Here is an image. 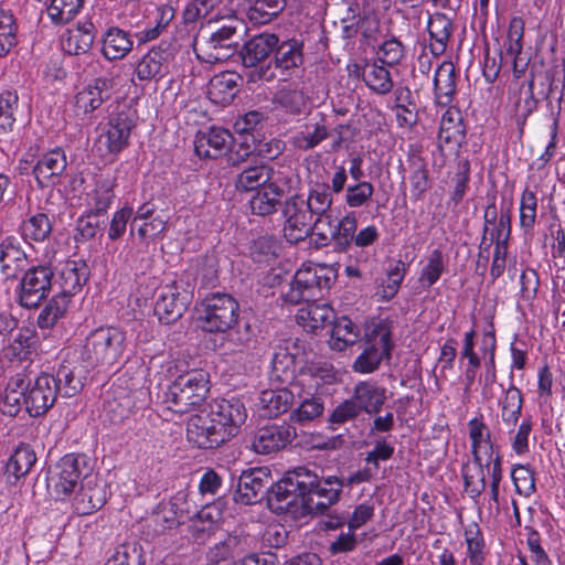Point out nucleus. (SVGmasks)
<instances>
[{
	"label": "nucleus",
	"mask_w": 565,
	"mask_h": 565,
	"mask_svg": "<svg viewBox=\"0 0 565 565\" xmlns=\"http://www.w3.org/2000/svg\"><path fill=\"white\" fill-rule=\"evenodd\" d=\"M278 42L279 39L274 33L264 32L252 36L239 51L243 65L254 71L259 63L274 52Z\"/></svg>",
	"instance_id": "nucleus-24"
},
{
	"label": "nucleus",
	"mask_w": 565,
	"mask_h": 565,
	"mask_svg": "<svg viewBox=\"0 0 565 565\" xmlns=\"http://www.w3.org/2000/svg\"><path fill=\"white\" fill-rule=\"evenodd\" d=\"M92 472V467L85 455L67 454L60 459L49 478L51 487L57 497H66L75 491L78 483Z\"/></svg>",
	"instance_id": "nucleus-7"
},
{
	"label": "nucleus",
	"mask_w": 565,
	"mask_h": 565,
	"mask_svg": "<svg viewBox=\"0 0 565 565\" xmlns=\"http://www.w3.org/2000/svg\"><path fill=\"white\" fill-rule=\"evenodd\" d=\"M30 384L26 375L18 373L10 377L4 391V396L1 404V411L9 416H15L21 408V401L24 402L25 390Z\"/></svg>",
	"instance_id": "nucleus-41"
},
{
	"label": "nucleus",
	"mask_w": 565,
	"mask_h": 565,
	"mask_svg": "<svg viewBox=\"0 0 565 565\" xmlns=\"http://www.w3.org/2000/svg\"><path fill=\"white\" fill-rule=\"evenodd\" d=\"M26 263V254L17 236L8 235L0 241V271L7 278H15Z\"/></svg>",
	"instance_id": "nucleus-26"
},
{
	"label": "nucleus",
	"mask_w": 565,
	"mask_h": 565,
	"mask_svg": "<svg viewBox=\"0 0 565 565\" xmlns=\"http://www.w3.org/2000/svg\"><path fill=\"white\" fill-rule=\"evenodd\" d=\"M83 3L84 0H52L46 11L52 22L64 24L74 19Z\"/></svg>",
	"instance_id": "nucleus-55"
},
{
	"label": "nucleus",
	"mask_w": 565,
	"mask_h": 565,
	"mask_svg": "<svg viewBox=\"0 0 565 565\" xmlns=\"http://www.w3.org/2000/svg\"><path fill=\"white\" fill-rule=\"evenodd\" d=\"M173 55L174 47L172 44L161 41L137 62L135 67L137 78L141 82L161 78L166 74Z\"/></svg>",
	"instance_id": "nucleus-14"
},
{
	"label": "nucleus",
	"mask_w": 565,
	"mask_h": 565,
	"mask_svg": "<svg viewBox=\"0 0 565 565\" xmlns=\"http://www.w3.org/2000/svg\"><path fill=\"white\" fill-rule=\"evenodd\" d=\"M134 42L130 34L119 28H110L103 38L102 53L109 60H121L131 50Z\"/></svg>",
	"instance_id": "nucleus-40"
},
{
	"label": "nucleus",
	"mask_w": 565,
	"mask_h": 565,
	"mask_svg": "<svg viewBox=\"0 0 565 565\" xmlns=\"http://www.w3.org/2000/svg\"><path fill=\"white\" fill-rule=\"evenodd\" d=\"M494 460L488 459H475L465 463L461 469L465 490L469 494L470 498L477 499L479 498L486 490V473H488V467L494 465Z\"/></svg>",
	"instance_id": "nucleus-31"
},
{
	"label": "nucleus",
	"mask_w": 565,
	"mask_h": 565,
	"mask_svg": "<svg viewBox=\"0 0 565 565\" xmlns=\"http://www.w3.org/2000/svg\"><path fill=\"white\" fill-rule=\"evenodd\" d=\"M94 24L84 22L75 29L67 30L62 38V49L71 55H79L89 51L95 39Z\"/></svg>",
	"instance_id": "nucleus-37"
},
{
	"label": "nucleus",
	"mask_w": 565,
	"mask_h": 565,
	"mask_svg": "<svg viewBox=\"0 0 565 565\" xmlns=\"http://www.w3.org/2000/svg\"><path fill=\"white\" fill-rule=\"evenodd\" d=\"M247 417L237 398L213 401L186 423L189 443L202 449H214L236 436Z\"/></svg>",
	"instance_id": "nucleus-2"
},
{
	"label": "nucleus",
	"mask_w": 565,
	"mask_h": 565,
	"mask_svg": "<svg viewBox=\"0 0 565 565\" xmlns=\"http://www.w3.org/2000/svg\"><path fill=\"white\" fill-rule=\"evenodd\" d=\"M237 75L221 73L213 76L209 83L207 94L215 104H228L237 93Z\"/></svg>",
	"instance_id": "nucleus-45"
},
{
	"label": "nucleus",
	"mask_w": 565,
	"mask_h": 565,
	"mask_svg": "<svg viewBox=\"0 0 565 565\" xmlns=\"http://www.w3.org/2000/svg\"><path fill=\"white\" fill-rule=\"evenodd\" d=\"M113 198L114 193L108 184L98 185L87 196L89 213L94 216L105 213L111 204Z\"/></svg>",
	"instance_id": "nucleus-62"
},
{
	"label": "nucleus",
	"mask_w": 565,
	"mask_h": 565,
	"mask_svg": "<svg viewBox=\"0 0 565 565\" xmlns=\"http://www.w3.org/2000/svg\"><path fill=\"white\" fill-rule=\"evenodd\" d=\"M296 436V428L290 424H273L255 433L250 447L257 454L268 455L284 449Z\"/></svg>",
	"instance_id": "nucleus-16"
},
{
	"label": "nucleus",
	"mask_w": 565,
	"mask_h": 565,
	"mask_svg": "<svg viewBox=\"0 0 565 565\" xmlns=\"http://www.w3.org/2000/svg\"><path fill=\"white\" fill-rule=\"evenodd\" d=\"M76 371V367L71 363L60 365L56 375H54L57 385V394L60 393L63 397H72L83 388V379Z\"/></svg>",
	"instance_id": "nucleus-52"
},
{
	"label": "nucleus",
	"mask_w": 565,
	"mask_h": 565,
	"mask_svg": "<svg viewBox=\"0 0 565 565\" xmlns=\"http://www.w3.org/2000/svg\"><path fill=\"white\" fill-rule=\"evenodd\" d=\"M269 477L263 469L243 471L237 483V500L244 504H253L267 493Z\"/></svg>",
	"instance_id": "nucleus-25"
},
{
	"label": "nucleus",
	"mask_w": 565,
	"mask_h": 565,
	"mask_svg": "<svg viewBox=\"0 0 565 565\" xmlns=\"http://www.w3.org/2000/svg\"><path fill=\"white\" fill-rule=\"evenodd\" d=\"M411 166L413 169L409 175L411 199L419 201L429 188V171L422 159L414 160Z\"/></svg>",
	"instance_id": "nucleus-57"
},
{
	"label": "nucleus",
	"mask_w": 565,
	"mask_h": 565,
	"mask_svg": "<svg viewBox=\"0 0 565 565\" xmlns=\"http://www.w3.org/2000/svg\"><path fill=\"white\" fill-rule=\"evenodd\" d=\"M274 56V65L271 62L262 64L258 68L250 71L249 81L270 82L276 77V71L281 75H288L291 71L299 68L303 63L302 44L296 40H290L277 44Z\"/></svg>",
	"instance_id": "nucleus-10"
},
{
	"label": "nucleus",
	"mask_w": 565,
	"mask_h": 565,
	"mask_svg": "<svg viewBox=\"0 0 565 565\" xmlns=\"http://www.w3.org/2000/svg\"><path fill=\"white\" fill-rule=\"evenodd\" d=\"M67 167L64 151L60 148L44 153L33 166V174L40 188H46L58 183L61 175Z\"/></svg>",
	"instance_id": "nucleus-20"
},
{
	"label": "nucleus",
	"mask_w": 565,
	"mask_h": 565,
	"mask_svg": "<svg viewBox=\"0 0 565 565\" xmlns=\"http://www.w3.org/2000/svg\"><path fill=\"white\" fill-rule=\"evenodd\" d=\"M24 395V406L32 417L44 415L57 398V385L54 375L41 373L34 382L28 385Z\"/></svg>",
	"instance_id": "nucleus-13"
},
{
	"label": "nucleus",
	"mask_w": 565,
	"mask_h": 565,
	"mask_svg": "<svg viewBox=\"0 0 565 565\" xmlns=\"http://www.w3.org/2000/svg\"><path fill=\"white\" fill-rule=\"evenodd\" d=\"M374 191V185L371 182H356L345 189L344 202L352 209L362 207L371 201Z\"/></svg>",
	"instance_id": "nucleus-59"
},
{
	"label": "nucleus",
	"mask_w": 565,
	"mask_h": 565,
	"mask_svg": "<svg viewBox=\"0 0 565 565\" xmlns=\"http://www.w3.org/2000/svg\"><path fill=\"white\" fill-rule=\"evenodd\" d=\"M335 278V270L321 264H305L296 271L288 290L284 292V299L292 305L307 302L296 315L298 324L315 332L332 322V308L315 300L322 296L323 290L330 289Z\"/></svg>",
	"instance_id": "nucleus-1"
},
{
	"label": "nucleus",
	"mask_w": 565,
	"mask_h": 565,
	"mask_svg": "<svg viewBox=\"0 0 565 565\" xmlns=\"http://www.w3.org/2000/svg\"><path fill=\"white\" fill-rule=\"evenodd\" d=\"M311 476L316 480L312 482V487L302 490V503L310 512L323 513L339 500L343 482L335 476L323 480L313 471H311Z\"/></svg>",
	"instance_id": "nucleus-12"
},
{
	"label": "nucleus",
	"mask_w": 565,
	"mask_h": 565,
	"mask_svg": "<svg viewBox=\"0 0 565 565\" xmlns=\"http://www.w3.org/2000/svg\"><path fill=\"white\" fill-rule=\"evenodd\" d=\"M518 493L530 497L535 491L534 472L527 466L516 465L511 472Z\"/></svg>",
	"instance_id": "nucleus-64"
},
{
	"label": "nucleus",
	"mask_w": 565,
	"mask_h": 565,
	"mask_svg": "<svg viewBox=\"0 0 565 565\" xmlns=\"http://www.w3.org/2000/svg\"><path fill=\"white\" fill-rule=\"evenodd\" d=\"M472 458L494 460V441L492 434L482 417H473L468 422Z\"/></svg>",
	"instance_id": "nucleus-27"
},
{
	"label": "nucleus",
	"mask_w": 565,
	"mask_h": 565,
	"mask_svg": "<svg viewBox=\"0 0 565 565\" xmlns=\"http://www.w3.org/2000/svg\"><path fill=\"white\" fill-rule=\"evenodd\" d=\"M466 139V127L459 109L449 107L441 116L438 146L457 151Z\"/></svg>",
	"instance_id": "nucleus-23"
},
{
	"label": "nucleus",
	"mask_w": 565,
	"mask_h": 565,
	"mask_svg": "<svg viewBox=\"0 0 565 565\" xmlns=\"http://www.w3.org/2000/svg\"><path fill=\"white\" fill-rule=\"evenodd\" d=\"M279 182L280 180L271 181L255 192L249 200L253 214L266 216L277 211L286 194L285 189L279 185Z\"/></svg>",
	"instance_id": "nucleus-28"
},
{
	"label": "nucleus",
	"mask_w": 565,
	"mask_h": 565,
	"mask_svg": "<svg viewBox=\"0 0 565 565\" xmlns=\"http://www.w3.org/2000/svg\"><path fill=\"white\" fill-rule=\"evenodd\" d=\"M239 305L228 294L216 292L205 297L199 308L198 324L210 333H225L238 320Z\"/></svg>",
	"instance_id": "nucleus-6"
},
{
	"label": "nucleus",
	"mask_w": 565,
	"mask_h": 565,
	"mask_svg": "<svg viewBox=\"0 0 565 565\" xmlns=\"http://www.w3.org/2000/svg\"><path fill=\"white\" fill-rule=\"evenodd\" d=\"M107 500L106 486L97 481L90 473L81 483L79 492L77 493V510L83 514H89L99 510Z\"/></svg>",
	"instance_id": "nucleus-29"
},
{
	"label": "nucleus",
	"mask_w": 565,
	"mask_h": 565,
	"mask_svg": "<svg viewBox=\"0 0 565 565\" xmlns=\"http://www.w3.org/2000/svg\"><path fill=\"white\" fill-rule=\"evenodd\" d=\"M61 294L72 296L81 289L88 279V268L84 262L68 260L60 274Z\"/></svg>",
	"instance_id": "nucleus-44"
},
{
	"label": "nucleus",
	"mask_w": 565,
	"mask_h": 565,
	"mask_svg": "<svg viewBox=\"0 0 565 565\" xmlns=\"http://www.w3.org/2000/svg\"><path fill=\"white\" fill-rule=\"evenodd\" d=\"M113 86L111 79L96 78L93 84L83 87L74 100V113L76 116H89L97 110L105 100L109 98V89Z\"/></svg>",
	"instance_id": "nucleus-19"
},
{
	"label": "nucleus",
	"mask_w": 565,
	"mask_h": 565,
	"mask_svg": "<svg viewBox=\"0 0 565 565\" xmlns=\"http://www.w3.org/2000/svg\"><path fill=\"white\" fill-rule=\"evenodd\" d=\"M362 78L365 85L377 95H387L394 87L387 66L375 60L365 62Z\"/></svg>",
	"instance_id": "nucleus-36"
},
{
	"label": "nucleus",
	"mask_w": 565,
	"mask_h": 565,
	"mask_svg": "<svg viewBox=\"0 0 565 565\" xmlns=\"http://www.w3.org/2000/svg\"><path fill=\"white\" fill-rule=\"evenodd\" d=\"M500 405L502 422L509 427L515 426L521 417L523 406L521 391L511 384L510 387L505 390L504 396L500 401Z\"/></svg>",
	"instance_id": "nucleus-53"
},
{
	"label": "nucleus",
	"mask_w": 565,
	"mask_h": 565,
	"mask_svg": "<svg viewBox=\"0 0 565 565\" xmlns=\"http://www.w3.org/2000/svg\"><path fill=\"white\" fill-rule=\"evenodd\" d=\"M324 405L320 397H303L290 418L297 423L311 422L323 414Z\"/></svg>",
	"instance_id": "nucleus-60"
},
{
	"label": "nucleus",
	"mask_w": 565,
	"mask_h": 565,
	"mask_svg": "<svg viewBox=\"0 0 565 565\" xmlns=\"http://www.w3.org/2000/svg\"><path fill=\"white\" fill-rule=\"evenodd\" d=\"M145 551L138 541L118 544L107 558L105 565H145Z\"/></svg>",
	"instance_id": "nucleus-47"
},
{
	"label": "nucleus",
	"mask_w": 565,
	"mask_h": 565,
	"mask_svg": "<svg viewBox=\"0 0 565 565\" xmlns=\"http://www.w3.org/2000/svg\"><path fill=\"white\" fill-rule=\"evenodd\" d=\"M53 270L50 266H32L23 274L17 289L18 303L26 309H36L49 296Z\"/></svg>",
	"instance_id": "nucleus-9"
},
{
	"label": "nucleus",
	"mask_w": 565,
	"mask_h": 565,
	"mask_svg": "<svg viewBox=\"0 0 565 565\" xmlns=\"http://www.w3.org/2000/svg\"><path fill=\"white\" fill-rule=\"evenodd\" d=\"M537 199L533 191L525 189L520 202V225L524 230L534 226L536 220Z\"/></svg>",
	"instance_id": "nucleus-63"
},
{
	"label": "nucleus",
	"mask_w": 565,
	"mask_h": 565,
	"mask_svg": "<svg viewBox=\"0 0 565 565\" xmlns=\"http://www.w3.org/2000/svg\"><path fill=\"white\" fill-rule=\"evenodd\" d=\"M286 7V0H255L246 15L253 24H266L276 18Z\"/></svg>",
	"instance_id": "nucleus-51"
},
{
	"label": "nucleus",
	"mask_w": 565,
	"mask_h": 565,
	"mask_svg": "<svg viewBox=\"0 0 565 565\" xmlns=\"http://www.w3.org/2000/svg\"><path fill=\"white\" fill-rule=\"evenodd\" d=\"M391 330L385 322H379L369 330L367 345L356 358L353 369L360 373H371L375 371L382 360L387 358L392 350Z\"/></svg>",
	"instance_id": "nucleus-11"
},
{
	"label": "nucleus",
	"mask_w": 565,
	"mask_h": 565,
	"mask_svg": "<svg viewBox=\"0 0 565 565\" xmlns=\"http://www.w3.org/2000/svg\"><path fill=\"white\" fill-rule=\"evenodd\" d=\"M126 335L116 327H100L86 337L82 358L90 366H111L125 351Z\"/></svg>",
	"instance_id": "nucleus-4"
},
{
	"label": "nucleus",
	"mask_w": 565,
	"mask_h": 565,
	"mask_svg": "<svg viewBox=\"0 0 565 565\" xmlns=\"http://www.w3.org/2000/svg\"><path fill=\"white\" fill-rule=\"evenodd\" d=\"M359 338L358 327L348 318H339L331 328L329 344L334 351H343Z\"/></svg>",
	"instance_id": "nucleus-46"
},
{
	"label": "nucleus",
	"mask_w": 565,
	"mask_h": 565,
	"mask_svg": "<svg viewBox=\"0 0 565 565\" xmlns=\"http://www.w3.org/2000/svg\"><path fill=\"white\" fill-rule=\"evenodd\" d=\"M245 31L246 26L242 20L228 19L207 39L195 44L198 58L210 64L225 62L237 51L238 40Z\"/></svg>",
	"instance_id": "nucleus-5"
},
{
	"label": "nucleus",
	"mask_w": 565,
	"mask_h": 565,
	"mask_svg": "<svg viewBox=\"0 0 565 565\" xmlns=\"http://www.w3.org/2000/svg\"><path fill=\"white\" fill-rule=\"evenodd\" d=\"M71 303V298L66 294L54 295L43 307L38 316L36 323L40 329H50L62 320Z\"/></svg>",
	"instance_id": "nucleus-42"
},
{
	"label": "nucleus",
	"mask_w": 565,
	"mask_h": 565,
	"mask_svg": "<svg viewBox=\"0 0 565 565\" xmlns=\"http://www.w3.org/2000/svg\"><path fill=\"white\" fill-rule=\"evenodd\" d=\"M456 67L452 62L444 61L435 71L434 92L436 103L448 106L456 95Z\"/></svg>",
	"instance_id": "nucleus-30"
},
{
	"label": "nucleus",
	"mask_w": 565,
	"mask_h": 565,
	"mask_svg": "<svg viewBox=\"0 0 565 565\" xmlns=\"http://www.w3.org/2000/svg\"><path fill=\"white\" fill-rule=\"evenodd\" d=\"M329 136L330 129L326 116L317 113L292 136L291 145L296 149L308 151L318 147Z\"/></svg>",
	"instance_id": "nucleus-21"
},
{
	"label": "nucleus",
	"mask_w": 565,
	"mask_h": 565,
	"mask_svg": "<svg viewBox=\"0 0 565 565\" xmlns=\"http://www.w3.org/2000/svg\"><path fill=\"white\" fill-rule=\"evenodd\" d=\"M446 271L445 255L440 249H434L427 257L426 264L422 268L419 282L425 289L435 285L441 275Z\"/></svg>",
	"instance_id": "nucleus-54"
},
{
	"label": "nucleus",
	"mask_w": 565,
	"mask_h": 565,
	"mask_svg": "<svg viewBox=\"0 0 565 565\" xmlns=\"http://www.w3.org/2000/svg\"><path fill=\"white\" fill-rule=\"evenodd\" d=\"M258 547V539L249 533L233 532L224 541L215 546L216 557L228 558L238 556L243 553L256 550Z\"/></svg>",
	"instance_id": "nucleus-39"
},
{
	"label": "nucleus",
	"mask_w": 565,
	"mask_h": 565,
	"mask_svg": "<svg viewBox=\"0 0 565 565\" xmlns=\"http://www.w3.org/2000/svg\"><path fill=\"white\" fill-rule=\"evenodd\" d=\"M17 44V25L13 14L0 8V56L10 52Z\"/></svg>",
	"instance_id": "nucleus-58"
},
{
	"label": "nucleus",
	"mask_w": 565,
	"mask_h": 565,
	"mask_svg": "<svg viewBox=\"0 0 565 565\" xmlns=\"http://www.w3.org/2000/svg\"><path fill=\"white\" fill-rule=\"evenodd\" d=\"M281 211L285 223L313 222V215L305 206V201L298 195L286 199Z\"/></svg>",
	"instance_id": "nucleus-61"
},
{
	"label": "nucleus",
	"mask_w": 565,
	"mask_h": 565,
	"mask_svg": "<svg viewBox=\"0 0 565 565\" xmlns=\"http://www.w3.org/2000/svg\"><path fill=\"white\" fill-rule=\"evenodd\" d=\"M332 204V195L330 186L327 183H315L310 190L306 201V207L316 215V221L321 223L322 217L330 211Z\"/></svg>",
	"instance_id": "nucleus-48"
},
{
	"label": "nucleus",
	"mask_w": 565,
	"mask_h": 565,
	"mask_svg": "<svg viewBox=\"0 0 565 565\" xmlns=\"http://www.w3.org/2000/svg\"><path fill=\"white\" fill-rule=\"evenodd\" d=\"M259 399L266 415L276 417L292 406L294 392L288 388L263 391Z\"/></svg>",
	"instance_id": "nucleus-49"
},
{
	"label": "nucleus",
	"mask_w": 565,
	"mask_h": 565,
	"mask_svg": "<svg viewBox=\"0 0 565 565\" xmlns=\"http://www.w3.org/2000/svg\"><path fill=\"white\" fill-rule=\"evenodd\" d=\"M53 231L52 218L43 212L28 215L20 224V233L26 243H43Z\"/></svg>",
	"instance_id": "nucleus-35"
},
{
	"label": "nucleus",
	"mask_w": 565,
	"mask_h": 565,
	"mask_svg": "<svg viewBox=\"0 0 565 565\" xmlns=\"http://www.w3.org/2000/svg\"><path fill=\"white\" fill-rule=\"evenodd\" d=\"M210 391V375L204 370H191L179 375L164 393V402L173 413L184 414L199 406Z\"/></svg>",
	"instance_id": "nucleus-3"
},
{
	"label": "nucleus",
	"mask_w": 565,
	"mask_h": 565,
	"mask_svg": "<svg viewBox=\"0 0 565 565\" xmlns=\"http://www.w3.org/2000/svg\"><path fill=\"white\" fill-rule=\"evenodd\" d=\"M275 180L279 179L274 177V171L270 167L264 163L247 164L237 174L235 186L239 191H257Z\"/></svg>",
	"instance_id": "nucleus-33"
},
{
	"label": "nucleus",
	"mask_w": 565,
	"mask_h": 565,
	"mask_svg": "<svg viewBox=\"0 0 565 565\" xmlns=\"http://www.w3.org/2000/svg\"><path fill=\"white\" fill-rule=\"evenodd\" d=\"M353 398L361 412L377 414L386 401V390L374 382L363 381L355 385Z\"/></svg>",
	"instance_id": "nucleus-32"
},
{
	"label": "nucleus",
	"mask_w": 565,
	"mask_h": 565,
	"mask_svg": "<svg viewBox=\"0 0 565 565\" xmlns=\"http://www.w3.org/2000/svg\"><path fill=\"white\" fill-rule=\"evenodd\" d=\"M427 29L431 39V53L436 56L441 55L454 31L452 21L445 13L438 12L429 15Z\"/></svg>",
	"instance_id": "nucleus-38"
},
{
	"label": "nucleus",
	"mask_w": 565,
	"mask_h": 565,
	"mask_svg": "<svg viewBox=\"0 0 565 565\" xmlns=\"http://www.w3.org/2000/svg\"><path fill=\"white\" fill-rule=\"evenodd\" d=\"M134 127L135 122L128 113H118L108 120L98 141L109 154L116 156L128 146Z\"/></svg>",
	"instance_id": "nucleus-18"
},
{
	"label": "nucleus",
	"mask_w": 565,
	"mask_h": 565,
	"mask_svg": "<svg viewBox=\"0 0 565 565\" xmlns=\"http://www.w3.org/2000/svg\"><path fill=\"white\" fill-rule=\"evenodd\" d=\"M358 227V220L353 212L344 215L338 223V226L331 231V238L334 241L335 248L345 250L351 246Z\"/></svg>",
	"instance_id": "nucleus-56"
},
{
	"label": "nucleus",
	"mask_w": 565,
	"mask_h": 565,
	"mask_svg": "<svg viewBox=\"0 0 565 565\" xmlns=\"http://www.w3.org/2000/svg\"><path fill=\"white\" fill-rule=\"evenodd\" d=\"M306 362L305 343L300 340H287L278 345L271 358L273 373L277 380L288 382L294 379L298 364Z\"/></svg>",
	"instance_id": "nucleus-15"
},
{
	"label": "nucleus",
	"mask_w": 565,
	"mask_h": 565,
	"mask_svg": "<svg viewBox=\"0 0 565 565\" xmlns=\"http://www.w3.org/2000/svg\"><path fill=\"white\" fill-rule=\"evenodd\" d=\"M19 114V97L14 90L0 94V136H8L14 128Z\"/></svg>",
	"instance_id": "nucleus-50"
},
{
	"label": "nucleus",
	"mask_w": 565,
	"mask_h": 565,
	"mask_svg": "<svg viewBox=\"0 0 565 565\" xmlns=\"http://www.w3.org/2000/svg\"><path fill=\"white\" fill-rule=\"evenodd\" d=\"M190 300L188 291H180L175 285L166 286L156 301L154 315L161 323L171 324L183 316Z\"/></svg>",
	"instance_id": "nucleus-17"
},
{
	"label": "nucleus",
	"mask_w": 565,
	"mask_h": 565,
	"mask_svg": "<svg viewBox=\"0 0 565 565\" xmlns=\"http://www.w3.org/2000/svg\"><path fill=\"white\" fill-rule=\"evenodd\" d=\"M273 105L275 109H279L287 115L297 116L307 108L308 98L300 89L285 87L274 94Z\"/></svg>",
	"instance_id": "nucleus-43"
},
{
	"label": "nucleus",
	"mask_w": 565,
	"mask_h": 565,
	"mask_svg": "<svg viewBox=\"0 0 565 565\" xmlns=\"http://www.w3.org/2000/svg\"><path fill=\"white\" fill-rule=\"evenodd\" d=\"M36 462V455L31 446L21 444L10 456L6 466L7 481L14 484L19 479L26 476Z\"/></svg>",
	"instance_id": "nucleus-34"
},
{
	"label": "nucleus",
	"mask_w": 565,
	"mask_h": 565,
	"mask_svg": "<svg viewBox=\"0 0 565 565\" xmlns=\"http://www.w3.org/2000/svg\"><path fill=\"white\" fill-rule=\"evenodd\" d=\"M315 477L311 470L306 467H297L292 471H288L268 491V504L275 511H289V508L296 503L298 498L302 499V490L312 487Z\"/></svg>",
	"instance_id": "nucleus-8"
},
{
	"label": "nucleus",
	"mask_w": 565,
	"mask_h": 565,
	"mask_svg": "<svg viewBox=\"0 0 565 565\" xmlns=\"http://www.w3.org/2000/svg\"><path fill=\"white\" fill-rule=\"evenodd\" d=\"M232 139L231 132L223 128L200 131L194 140V151L200 158L216 159L228 151Z\"/></svg>",
	"instance_id": "nucleus-22"
}]
</instances>
